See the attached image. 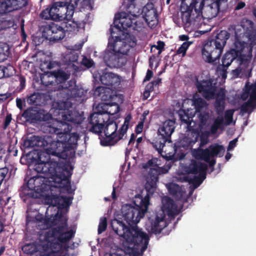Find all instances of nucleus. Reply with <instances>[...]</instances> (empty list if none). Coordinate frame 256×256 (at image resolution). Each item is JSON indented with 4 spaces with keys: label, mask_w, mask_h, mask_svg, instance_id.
Masks as SVG:
<instances>
[{
    "label": "nucleus",
    "mask_w": 256,
    "mask_h": 256,
    "mask_svg": "<svg viewBox=\"0 0 256 256\" xmlns=\"http://www.w3.org/2000/svg\"><path fill=\"white\" fill-rule=\"evenodd\" d=\"M68 224L64 220L62 226L51 228L46 234V242L43 244V250L48 256L60 255L63 252V245L74 236V232L70 230L67 231Z\"/></svg>",
    "instance_id": "4"
},
{
    "label": "nucleus",
    "mask_w": 256,
    "mask_h": 256,
    "mask_svg": "<svg viewBox=\"0 0 256 256\" xmlns=\"http://www.w3.org/2000/svg\"><path fill=\"white\" fill-rule=\"evenodd\" d=\"M34 178L36 179V192L39 190V188L42 186L43 184L44 177L40 176H39L38 174H37L36 176H34Z\"/></svg>",
    "instance_id": "52"
},
{
    "label": "nucleus",
    "mask_w": 256,
    "mask_h": 256,
    "mask_svg": "<svg viewBox=\"0 0 256 256\" xmlns=\"http://www.w3.org/2000/svg\"><path fill=\"white\" fill-rule=\"evenodd\" d=\"M74 66H68L66 68H64V70L60 68L58 70L51 71L50 73V75L48 76L46 78L48 79H50V78H54L56 82L57 83L63 84L62 85L66 84V82L70 78L71 75V70L70 69L72 68V67ZM44 76L41 78V81L42 84L48 86L50 85H53L54 82L52 80H44Z\"/></svg>",
    "instance_id": "16"
},
{
    "label": "nucleus",
    "mask_w": 256,
    "mask_h": 256,
    "mask_svg": "<svg viewBox=\"0 0 256 256\" xmlns=\"http://www.w3.org/2000/svg\"><path fill=\"white\" fill-rule=\"evenodd\" d=\"M20 196L24 198H36L37 194L36 192L27 185H24L20 187L19 192Z\"/></svg>",
    "instance_id": "31"
},
{
    "label": "nucleus",
    "mask_w": 256,
    "mask_h": 256,
    "mask_svg": "<svg viewBox=\"0 0 256 256\" xmlns=\"http://www.w3.org/2000/svg\"><path fill=\"white\" fill-rule=\"evenodd\" d=\"M108 118L106 116L102 114L100 112H94L88 118L89 124L91 126L90 131L102 136L104 124Z\"/></svg>",
    "instance_id": "19"
},
{
    "label": "nucleus",
    "mask_w": 256,
    "mask_h": 256,
    "mask_svg": "<svg viewBox=\"0 0 256 256\" xmlns=\"http://www.w3.org/2000/svg\"><path fill=\"white\" fill-rule=\"evenodd\" d=\"M224 151L225 149L224 146L216 143L210 144L205 149L199 148L195 152L194 156L197 159L208 162L210 161V158L222 156Z\"/></svg>",
    "instance_id": "14"
},
{
    "label": "nucleus",
    "mask_w": 256,
    "mask_h": 256,
    "mask_svg": "<svg viewBox=\"0 0 256 256\" xmlns=\"http://www.w3.org/2000/svg\"><path fill=\"white\" fill-rule=\"evenodd\" d=\"M132 118V116L130 114H128L124 118V124L120 128V135L122 136L123 137L127 132Z\"/></svg>",
    "instance_id": "40"
},
{
    "label": "nucleus",
    "mask_w": 256,
    "mask_h": 256,
    "mask_svg": "<svg viewBox=\"0 0 256 256\" xmlns=\"http://www.w3.org/2000/svg\"><path fill=\"white\" fill-rule=\"evenodd\" d=\"M166 226L164 216L160 218L156 216L154 221L152 222L150 232L155 234H159Z\"/></svg>",
    "instance_id": "26"
},
{
    "label": "nucleus",
    "mask_w": 256,
    "mask_h": 256,
    "mask_svg": "<svg viewBox=\"0 0 256 256\" xmlns=\"http://www.w3.org/2000/svg\"><path fill=\"white\" fill-rule=\"evenodd\" d=\"M14 10L10 0H0V14H6Z\"/></svg>",
    "instance_id": "32"
},
{
    "label": "nucleus",
    "mask_w": 256,
    "mask_h": 256,
    "mask_svg": "<svg viewBox=\"0 0 256 256\" xmlns=\"http://www.w3.org/2000/svg\"><path fill=\"white\" fill-rule=\"evenodd\" d=\"M110 225L114 232L122 237L128 245L138 247L142 252L146 250L149 237L137 225H129L122 220L116 218L112 220Z\"/></svg>",
    "instance_id": "3"
},
{
    "label": "nucleus",
    "mask_w": 256,
    "mask_h": 256,
    "mask_svg": "<svg viewBox=\"0 0 256 256\" xmlns=\"http://www.w3.org/2000/svg\"><path fill=\"white\" fill-rule=\"evenodd\" d=\"M134 203L136 207L126 204L121 209L122 216L129 225H136L147 212L150 204L149 194H147L144 198L138 194L136 196Z\"/></svg>",
    "instance_id": "7"
},
{
    "label": "nucleus",
    "mask_w": 256,
    "mask_h": 256,
    "mask_svg": "<svg viewBox=\"0 0 256 256\" xmlns=\"http://www.w3.org/2000/svg\"><path fill=\"white\" fill-rule=\"evenodd\" d=\"M225 1L224 0H214L210 2V4H208L204 6H204L200 8V12L198 10H195L196 7L193 6L190 8L188 10H186L188 13L190 14V16L186 14L184 16L185 12L181 10L182 12V19L183 22L186 24H190L192 21L196 18H198L200 15L204 14L206 18L208 19H212L217 16L220 11V7L222 2Z\"/></svg>",
    "instance_id": "8"
},
{
    "label": "nucleus",
    "mask_w": 256,
    "mask_h": 256,
    "mask_svg": "<svg viewBox=\"0 0 256 256\" xmlns=\"http://www.w3.org/2000/svg\"><path fill=\"white\" fill-rule=\"evenodd\" d=\"M165 44L163 41L158 40L157 42V45H154L152 47L156 48L158 50V54H160L164 49Z\"/></svg>",
    "instance_id": "55"
},
{
    "label": "nucleus",
    "mask_w": 256,
    "mask_h": 256,
    "mask_svg": "<svg viewBox=\"0 0 256 256\" xmlns=\"http://www.w3.org/2000/svg\"><path fill=\"white\" fill-rule=\"evenodd\" d=\"M144 122H138L135 128L136 134H140L142 132L144 128Z\"/></svg>",
    "instance_id": "59"
},
{
    "label": "nucleus",
    "mask_w": 256,
    "mask_h": 256,
    "mask_svg": "<svg viewBox=\"0 0 256 256\" xmlns=\"http://www.w3.org/2000/svg\"><path fill=\"white\" fill-rule=\"evenodd\" d=\"M108 104L109 103H102L98 104L96 108L97 110L96 112H100L104 116V114H106V111L108 108Z\"/></svg>",
    "instance_id": "48"
},
{
    "label": "nucleus",
    "mask_w": 256,
    "mask_h": 256,
    "mask_svg": "<svg viewBox=\"0 0 256 256\" xmlns=\"http://www.w3.org/2000/svg\"><path fill=\"white\" fill-rule=\"evenodd\" d=\"M200 125L205 126L209 118V114L208 112H200L198 115Z\"/></svg>",
    "instance_id": "49"
},
{
    "label": "nucleus",
    "mask_w": 256,
    "mask_h": 256,
    "mask_svg": "<svg viewBox=\"0 0 256 256\" xmlns=\"http://www.w3.org/2000/svg\"><path fill=\"white\" fill-rule=\"evenodd\" d=\"M75 8L74 6H70L68 4H66L64 6V9L62 13L64 14V19H71L74 14Z\"/></svg>",
    "instance_id": "37"
},
{
    "label": "nucleus",
    "mask_w": 256,
    "mask_h": 256,
    "mask_svg": "<svg viewBox=\"0 0 256 256\" xmlns=\"http://www.w3.org/2000/svg\"><path fill=\"white\" fill-rule=\"evenodd\" d=\"M34 170L38 174L50 173L52 176L55 188H63L69 192L72 188L70 177L73 167L69 163H65L62 166H56L54 168L50 166L48 161H42L38 158L34 166Z\"/></svg>",
    "instance_id": "5"
},
{
    "label": "nucleus",
    "mask_w": 256,
    "mask_h": 256,
    "mask_svg": "<svg viewBox=\"0 0 256 256\" xmlns=\"http://www.w3.org/2000/svg\"><path fill=\"white\" fill-rule=\"evenodd\" d=\"M119 108L120 107L116 103H109L108 108L106 114L108 115H114L118 112ZM106 116L109 118V116Z\"/></svg>",
    "instance_id": "42"
},
{
    "label": "nucleus",
    "mask_w": 256,
    "mask_h": 256,
    "mask_svg": "<svg viewBox=\"0 0 256 256\" xmlns=\"http://www.w3.org/2000/svg\"><path fill=\"white\" fill-rule=\"evenodd\" d=\"M61 120L56 124H48L45 126L47 132L56 135V141L50 136H32L24 140V146L26 148H42L49 155L66 158L67 152L76 148L80 138L77 132H70L72 129L77 130L80 128L83 117L78 112L68 110H64L61 112Z\"/></svg>",
    "instance_id": "1"
},
{
    "label": "nucleus",
    "mask_w": 256,
    "mask_h": 256,
    "mask_svg": "<svg viewBox=\"0 0 256 256\" xmlns=\"http://www.w3.org/2000/svg\"><path fill=\"white\" fill-rule=\"evenodd\" d=\"M62 87L63 92L66 93V99L71 98H81L86 92L82 88H80L76 85V81L74 80H71L64 85L59 86V88Z\"/></svg>",
    "instance_id": "20"
},
{
    "label": "nucleus",
    "mask_w": 256,
    "mask_h": 256,
    "mask_svg": "<svg viewBox=\"0 0 256 256\" xmlns=\"http://www.w3.org/2000/svg\"><path fill=\"white\" fill-rule=\"evenodd\" d=\"M64 220H68L67 218L64 216L62 212H60L58 211L54 216L46 218L45 220V223L50 226H55L58 224L62 226V223L64 222ZM66 223L68 224L67 222Z\"/></svg>",
    "instance_id": "28"
},
{
    "label": "nucleus",
    "mask_w": 256,
    "mask_h": 256,
    "mask_svg": "<svg viewBox=\"0 0 256 256\" xmlns=\"http://www.w3.org/2000/svg\"><path fill=\"white\" fill-rule=\"evenodd\" d=\"M193 104L196 112H200L201 110L206 106V102L201 98L194 99Z\"/></svg>",
    "instance_id": "39"
},
{
    "label": "nucleus",
    "mask_w": 256,
    "mask_h": 256,
    "mask_svg": "<svg viewBox=\"0 0 256 256\" xmlns=\"http://www.w3.org/2000/svg\"><path fill=\"white\" fill-rule=\"evenodd\" d=\"M226 90L223 88H220L218 92H215L214 98L219 99L222 100H225L226 99Z\"/></svg>",
    "instance_id": "50"
},
{
    "label": "nucleus",
    "mask_w": 256,
    "mask_h": 256,
    "mask_svg": "<svg viewBox=\"0 0 256 256\" xmlns=\"http://www.w3.org/2000/svg\"><path fill=\"white\" fill-rule=\"evenodd\" d=\"M240 66L238 68L233 70V74L236 76H238L242 74H250L251 73L252 68L250 66V60L248 58H245L242 56L238 60Z\"/></svg>",
    "instance_id": "25"
},
{
    "label": "nucleus",
    "mask_w": 256,
    "mask_h": 256,
    "mask_svg": "<svg viewBox=\"0 0 256 256\" xmlns=\"http://www.w3.org/2000/svg\"><path fill=\"white\" fill-rule=\"evenodd\" d=\"M36 179L34 176L31 177L28 181L26 185L36 192Z\"/></svg>",
    "instance_id": "57"
},
{
    "label": "nucleus",
    "mask_w": 256,
    "mask_h": 256,
    "mask_svg": "<svg viewBox=\"0 0 256 256\" xmlns=\"http://www.w3.org/2000/svg\"><path fill=\"white\" fill-rule=\"evenodd\" d=\"M207 168L206 164L193 160L188 168V172L194 174L200 172L206 174Z\"/></svg>",
    "instance_id": "27"
},
{
    "label": "nucleus",
    "mask_w": 256,
    "mask_h": 256,
    "mask_svg": "<svg viewBox=\"0 0 256 256\" xmlns=\"http://www.w3.org/2000/svg\"><path fill=\"white\" fill-rule=\"evenodd\" d=\"M133 20L128 14L125 12H121L116 14L114 22V26L110 28V37L116 39L118 36V40H122L120 34H124V31L132 26Z\"/></svg>",
    "instance_id": "12"
},
{
    "label": "nucleus",
    "mask_w": 256,
    "mask_h": 256,
    "mask_svg": "<svg viewBox=\"0 0 256 256\" xmlns=\"http://www.w3.org/2000/svg\"><path fill=\"white\" fill-rule=\"evenodd\" d=\"M22 116L28 122H46L48 120L50 116L45 113V111L36 106H30L26 110Z\"/></svg>",
    "instance_id": "17"
},
{
    "label": "nucleus",
    "mask_w": 256,
    "mask_h": 256,
    "mask_svg": "<svg viewBox=\"0 0 256 256\" xmlns=\"http://www.w3.org/2000/svg\"><path fill=\"white\" fill-rule=\"evenodd\" d=\"M162 202L163 211L166 212L168 216L170 218H174L176 215L178 214L180 210L178 208L176 204L172 198L166 197L162 199Z\"/></svg>",
    "instance_id": "23"
},
{
    "label": "nucleus",
    "mask_w": 256,
    "mask_h": 256,
    "mask_svg": "<svg viewBox=\"0 0 256 256\" xmlns=\"http://www.w3.org/2000/svg\"><path fill=\"white\" fill-rule=\"evenodd\" d=\"M238 142V138H234L233 140L230 142L228 147V150H232L236 146V142Z\"/></svg>",
    "instance_id": "61"
},
{
    "label": "nucleus",
    "mask_w": 256,
    "mask_h": 256,
    "mask_svg": "<svg viewBox=\"0 0 256 256\" xmlns=\"http://www.w3.org/2000/svg\"><path fill=\"white\" fill-rule=\"evenodd\" d=\"M224 100L216 99L214 103L216 110L218 114L222 113L224 109Z\"/></svg>",
    "instance_id": "44"
},
{
    "label": "nucleus",
    "mask_w": 256,
    "mask_h": 256,
    "mask_svg": "<svg viewBox=\"0 0 256 256\" xmlns=\"http://www.w3.org/2000/svg\"><path fill=\"white\" fill-rule=\"evenodd\" d=\"M18 78L20 82V89L23 90L26 86V78L24 76L22 75L18 76Z\"/></svg>",
    "instance_id": "58"
},
{
    "label": "nucleus",
    "mask_w": 256,
    "mask_h": 256,
    "mask_svg": "<svg viewBox=\"0 0 256 256\" xmlns=\"http://www.w3.org/2000/svg\"><path fill=\"white\" fill-rule=\"evenodd\" d=\"M178 185L174 184L172 186H170L168 190L170 192L173 194H176L178 192Z\"/></svg>",
    "instance_id": "60"
},
{
    "label": "nucleus",
    "mask_w": 256,
    "mask_h": 256,
    "mask_svg": "<svg viewBox=\"0 0 256 256\" xmlns=\"http://www.w3.org/2000/svg\"><path fill=\"white\" fill-rule=\"evenodd\" d=\"M256 97L250 96L248 100L246 102L247 104L250 106V108H256Z\"/></svg>",
    "instance_id": "56"
},
{
    "label": "nucleus",
    "mask_w": 256,
    "mask_h": 256,
    "mask_svg": "<svg viewBox=\"0 0 256 256\" xmlns=\"http://www.w3.org/2000/svg\"><path fill=\"white\" fill-rule=\"evenodd\" d=\"M175 120H167L160 126L158 130V137L152 142L159 153H161L166 142L171 143V136L176 128Z\"/></svg>",
    "instance_id": "9"
},
{
    "label": "nucleus",
    "mask_w": 256,
    "mask_h": 256,
    "mask_svg": "<svg viewBox=\"0 0 256 256\" xmlns=\"http://www.w3.org/2000/svg\"><path fill=\"white\" fill-rule=\"evenodd\" d=\"M236 58L238 60V56L234 50H230L223 56L222 64L218 66V71L220 72L222 78H225L227 76V68Z\"/></svg>",
    "instance_id": "21"
},
{
    "label": "nucleus",
    "mask_w": 256,
    "mask_h": 256,
    "mask_svg": "<svg viewBox=\"0 0 256 256\" xmlns=\"http://www.w3.org/2000/svg\"><path fill=\"white\" fill-rule=\"evenodd\" d=\"M66 21L64 22L61 24L64 31V36L66 34H75L80 28H84L86 22L84 21H75L71 19H66Z\"/></svg>",
    "instance_id": "22"
},
{
    "label": "nucleus",
    "mask_w": 256,
    "mask_h": 256,
    "mask_svg": "<svg viewBox=\"0 0 256 256\" xmlns=\"http://www.w3.org/2000/svg\"><path fill=\"white\" fill-rule=\"evenodd\" d=\"M64 2H58L53 3L47 8L43 10L40 14V17L42 20H62L64 19L62 13Z\"/></svg>",
    "instance_id": "15"
},
{
    "label": "nucleus",
    "mask_w": 256,
    "mask_h": 256,
    "mask_svg": "<svg viewBox=\"0 0 256 256\" xmlns=\"http://www.w3.org/2000/svg\"><path fill=\"white\" fill-rule=\"evenodd\" d=\"M14 8V10L22 8L27 4L26 0H10Z\"/></svg>",
    "instance_id": "46"
},
{
    "label": "nucleus",
    "mask_w": 256,
    "mask_h": 256,
    "mask_svg": "<svg viewBox=\"0 0 256 256\" xmlns=\"http://www.w3.org/2000/svg\"><path fill=\"white\" fill-rule=\"evenodd\" d=\"M230 33L225 30H220L215 36L206 43L202 49V58L208 63H214L218 60L223 52Z\"/></svg>",
    "instance_id": "6"
},
{
    "label": "nucleus",
    "mask_w": 256,
    "mask_h": 256,
    "mask_svg": "<svg viewBox=\"0 0 256 256\" xmlns=\"http://www.w3.org/2000/svg\"><path fill=\"white\" fill-rule=\"evenodd\" d=\"M244 48V44L242 42L239 40H236L234 43V48L230 50H234L236 52L237 55L238 56V60H240V58L242 56H244L245 58H248L245 54H242Z\"/></svg>",
    "instance_id": "36"
},
{
    "label": "nucleus",
    "mask_w": 256,
    "mask_h": 256,
    "mask_svg": "<svg viewBox=\"0 0 256 256\" xmlns=\"http://www.w3.org/2000/svg\"><path fill=\"white\" fill-rule=\"evenodd\" d=\"M100 83L106 87L102 86L97 87L94 92V94L96 96L105 99L104 98V93L106 90L116 89L120 84L121 78L118 74L112 72H108L106 68L100 74Z\"/></svg>",
    "instance_id": "10"
},
{
    "label": "nucleus",
    "mask_w": 256,
    "mask_h": 256,
    "mask_svg": "<svg viewBox=\"0 0 256 256\" xmlns=\"http://www.w3.org/2000/svg\"><path fill=\"white\" fill-rule=\"evenodd\" d=\"M80 0H69L68 2H64V4H68L70 6H74V8H76Z\"/></svg>",
    "instance_id": "62"
},
{
    "label": "nucleus",
    "mask_w": 256,
    "mask_h": 256,
    "mask_svg": "<svg viewBox=\"0 0 256 256\" xmlns=\"http://www.w3.org/2000/svg\"><path fill=\"white\" fill-rule=\"evenodd\" d=\"M153 75L154 74L152 71V70H148L144 78V81L146 82L150 80L153 76Z\"/></svg>",
    "instance_id": "63"
},
{
    "label": "nucleus",
    "mask_w": 256,
    "mask_h": 256,
    "mask_svg": "<svg viewBox=\"0 0 256 256\" xmlns=\"http://www.w3.org/2000/svg\"><path fill=\"white\" fill-rule=\"evenodd\" d=\"M196 86L198 91L206 100L214 98L215 92L217 88L212 80H197Z\"/></svg>",
    "instance_id": "18"
},
{
    "label": "nucleus",
    "mask_w": 256,
    "mask_h": 256,
    "mask_svg": "<svg viewBox=\"0 0 256 256\" xmlns=\"http://www.w3.org/2000/svg\"><path fill=\"white\" fill-rule=\"evenodd\" d=\"M178 114L181 121L186 124L188 128L191 127L190 125L192 121V118L188 116V112L183 110H180Z\"/></svg>",
    "instance_id": "38"
},
{
    "label": "nucleus",
    "mask_w": 256,
    "mask_h": 256,
    "mask_svg": "<svg viewBox=\"0 0 256 256\" xmlns=\"http://www.w3.org/2000/svg\"><path fill=\"white\" fill-rule=\"evenodd\" d=\"M192 44V42L187 41L183 42L177 50L176 54H182L184 57L186 54V52L188 47Z\"/></svg>",
    "instance_id": "41"
},
{
    "label": "nucleus",
    "mask_w": 256,
    "mask_h": 256,
    "mask_svg": "<svg viewBox=\"0 0 256 256\" xmlns=\"http://www.w3.org/2000/svg\"><path fill=\"white\" fill-rule=\"evenodd\" d=\"M246 91L247 92L250 93L251 91L250 96L256 97V84H252L248 86L246 84Z\"/></svg>",
    "instance_id": "53"
},
{
    "label": "nucleus",
    "mask_w": 256,
    "mask_h": 256,
    "mask_svg": "<svg viewBox=\"0 0 256 256\" xmlns=\"http://www.w3.org/2000/svg\"><path fill=\"white\" fill-rule=\"evenodd\" d=\"M42 36L52 42H57L64 38V31L61 24L54 22H46L40 28Z\"/></svg>",
    "instance_id": "13"
},
{
    "label": "nucleus",
    "mask_w": 256,
    "mask_h": 256,
    "mask_svg": "<svg viewBox=\"0 0 256 256\" xmlns=\"http://www.w3.org/2000/svg\"><path fill=\"white\" fill-rule=\"evenodd\" d=\"M250 108V106L247 104L246 102L242 104L240 107V111L242 113L244 114L246 113L248 110V108Z\"/></svg>",
    "instance_id": "64"
},
{
    "label": "nucleus",
    "mask_w": 256,
    "mask_h": 256,
    "mask_svg": "<svg viewBox=\"0 0 256 256\" xmlns=\"http://www.w3.org/2000/svg\"><path fill=\"white\" fill-rule=\"evenodd\" d=\"M126 34L125 38L122 40H118V36L116 39L109 38L108 48L103 56L104 62L107 66L110 68L119 66L120 63H122L120 60L123 56L128 54L130 48L136 46V38L128 33Z\"/></svg>",
    "instance_id": "2"
},
{
    "label": "nucleus",
    "mask_w": 256,
    "mask_h": 256,
    "mask_svg": "<svg viewBox=\"0 0 256 256\" xmlns=\"http://www.w3.org/2000/svg\"><path fill=\"white\" fill-rule=\"evenodd\" d=\"M206 178V174L200 172L198 176H194V178L191 180L190 182H192L196 187H198L202 184Z\"/></svg>",
    "instance_id": "43"
},
{
    "label": "nucleus",
    "mask_w": 256,
    "mask_h": 256,
    "mask_svg": "<svg viewBox=\"0 0 256 256\" xmlns=\"http://www.w3.org/2000/svg\"><path fill=\"white\" fill-rule=\"evenodd\" d=\"M22 250L26 254H32L36 252V248L34 244H27L22 246Z\"/></svg>",
    "instance_id": "45"
},
{
    "label": "nucleus",
    "mask_w": 256,
    "mask_h": 256,
    "mask_svg": "<svg viewBox=\"0 0 256 256\" xmlns=\"http://www.w3.org/2000/svg\"><path fill=\"white\" fill-rule=\"evenodd\" d=\"M181 1V5H180V10L185 12L184 15L187 14L188 16H190V14L188 13V12L186 10H188L190 8H192L193 6H195L196 9L195 10H198V12H200V8L204 6V0H192V2L190 4V6H188L186 3V0H180ZM185 17L186 16H184Z\"/></svg>",
    "instance_id": "29"
},
{
    "label": "nucleus",
    "mask_w": 256,
    "mask_h": 256,
    "mask_svg": "<svg viewBox=\"0 0 256 256\" xmlns=\"http://www.w3.org/2000/svg\"><path fill=\"white\" fill-rule=\"evenodd\" d=\"M82 64L88 68H90L94 65V62L92 59L84 56L82 59Z\"/></svg>",
    "instance_id": "51"
},
{
    "label": "nucleus",
    "mask_w": 256,
    "mask_h": 256,
    "mask_svg": "<svg viewBox=\"0 0 256 256\" xmlns=\"http://www.w3.org/2000/svg\"><path fill=\"white\" fill-rule=\"evenodd\" d=\"M210 132L206 131L202 132L200 135L197 131H194L192 132V135L194 139L190 140V143L195 144L198 140V138H200V146H203L206 145L208 142V136Z\"/></svg>",
    "instance_id": "30"
},
{
    "label": "nucleus",
    "mask_w": 256,
    "mask_h": 256,
    "mask_svg": "<svg viewBox=\"0 0 256 256\" xmlns=\"http://www.w3.org/2000/svg\"><path fill=\"white\" fill-rule=\"evenodd\" d=\"M12 120V116L11 114H8L4 118L2 128L4 130H6L10 125Z\"/></svg>",
    "instance_id": "54"
},
{
    "label": "nucleus",
    "mask_w": 256,
    "mask_h": 256,
    "mask_svg": "<svg viewBox=\"0 0 256 256\" xmlns=\"http://www.w3.org/2000/svg\"><path fill=\"white\" fill-rule=\"evenodd\" d=\"M42 98V94L40 92H34L26 96L27 102L30 104L38 105Z\"/></svg>",
    "instance_id": "35"
},
{
    "label": "nucleus",
    "mask_w": 256,
    "mask_h": 256,
    "mask_svg": "<svg viewBox=\"0 0 256 256\" xmlns=\"http://www.w3.org/2000/svg\"><path fill=\"white\" fill-rule=\"evenodd\" d=\"M107 228V220L106 217L102 218L98 226V234H100L104 232Z\"/></svg>",
    "instance_id": "47"
},
{
    "label": "nucleus",
    "mask_w": 256,
    "mask_h": 256,
    "mask_svg": "<svg viewBox=\"0 0 256 256\" xmlns=\"http://www.w3.org/2000/svg\"><path fill=\"white\" fill-rule=\"evenodd\" d=\"M224 124V120L222 116H218L212 125L210 132L212 134H216L218 130L223 128Z\"/></svg>",
    "instance_id": "34"
},
{
    "label": "nucleus",
    "mask_w": 256,
    "mask_h": 256,
    "mask_svg": "<svg viewBox=\"0 0 256 256\" xmlns=\"http://www.w3.org/2000/svg\"><path fill=\"white\" fill-rule=\"evenodd\" d=\"M158 171L157 166L154 168H150L148 171V176L145 184V188L148 193H152L154 191L156 182L158 180Z\"/></svg>",
    "instance_id": "24"
},
{
    "label": "nucleus",
    "mask_w": 256,
    "mask_h": 256,
    "mask_svg": "<svg viewBox=\"0 0 256 256\" xmlns=\"http://www.w3.org/2000/svg\"><path fill=\"white\" fill-rule=\"evenodd\" d=\"M118 128V125L114 120H110V118L106 119L102 128L104 136L100 140L102 146H114L122 139V136L120 135V129L117 132Z\"/></svg>",
    "instance_id": "11"
},
{
    "label": "nucleus",
    "mask_w": 256,
    "mask_h": 256,
    "mask_svg": "<svg viewBox=\"0 0 256 256\" xmlns=\"http://www.w3.org/2000/svg\"><path fill=\"white\" fill-rule=\"evenodd\" d=\"M142 13L146 22L152 20L155 18V10L153 8L152 4H146L142 9Z\"/></svg>",
    "instance_id": "33"
}]
</instances>
